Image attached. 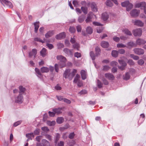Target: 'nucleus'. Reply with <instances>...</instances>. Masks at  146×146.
I'll list each match as a JSON object with an SVG mask.
<instances>
[{
	"label": "nucleus",
	"mask_w": 146,
	"mask_h": 146,
	"mask_svg": "<svg viewBox=\"0 0 146 146\" xmlns=\"http://www.w3.org/2000/svg\"><path fill=\"white\" fill-rule=\"evenodd\" d=\"M40 71L42 73H47L49 72V69L48 67L43 66L41 68Z\"/></svg>",
	"instance_id": "nucleus-25"
},
{
	"label": "nucleus",
	"mask_w": 146,
	"mask_h": 146,
	"mask_svg": "<svg viewBox=\"0 0 146 146\" xmlns=\"http://www.w3.org/2000/svg\"><path fill=\"white\" fill-rule=\"evenodd\" d=\"M118 52L116 50H113L111 52V55L114 57H116L118 55Z\"/></svg>",
	"instance_id": "nucleus-36"
},
{
	"label": "nucleus",
	"mask_w": 146,
	"mask_h": 146,
	"mask_svg": "<svg viewBox=\"0 0 146 146\" xmlns=\"http://www.w3.org/2000/svg\"><path fill=\"white\" fill-rule=\"evenodd\" d=\"M26 136L27 137H28L29 138H30L31 137H34V136L33 133H31L27 134L26 135Z\"/></svg>",
	"instance_id": "nucleus-55"
},
{
	"label": "nucleus",
	"mask_w": 146,
	"mask_h": 146,
	"mask_svg": "<svg viewBox=\"0 0 146 146\" xmlns=\"http://www.w3.org/2000/svg\"><path fill=\"white\" fill-rule=\"evenodd\" d=\"M54 34V33L53 31H49L45 34V36L46 38H48L53 35Z\"/></svg>",
	"instance_id": "nucleus-23"
},
{
	"label": "nucleus",
	"mask_w": 146,
	"mask_h": 146,
	"mask_svg": "<svg viewBox=\"0 0 146 146\" xmlns=\"http://www.w3.org/2000/svg\"><path fill=\"white\" fill-rule=\"evenodd\" d=\"M134 35L135 36H140L142 33V30L141 29H137L133 31Z\"/></svg>",
	"instance_id": "nucleus-5"
},
{
	"label": "nucleus",
	"mask_w": 146,
	"mask_h": 146,
	"mask_svg": "<svg viewBox=\"0 0 146 146\" xmlns=\"http://www.w3.org/2000/svg\"><path fill=\"white\" fill-rule=\"evenodd\" d=\"M64 119L63 117H58L56 119V122L57 123L60 124L63 122Z\"/></svg>",
	"instance_id": "nucleus-27"
},
{
	"label": "nucleus",
	"mask_w": 146,
	"mask_h": 146,
	"mask_svg": "<svg viewBox=\"0 0 146 146\" xmlns=\"http://www.w3.org/2000/svg\"><path fill=\"white\" fill-rule=\"evenodd\" d=\"M86 31L87 33L91 34L93 32V29L90 27H88L86 29Z\"/></svg>",
	"instance_id": "nucleus-34"
},
{
	"label": "nucleus",
	"mask_w": 146,
	"mask_h": 146,
	"mask_svg": "<svg viewBox=\"0 0 146 146\" xmlns=\"http://www.w3.org/2000/svg\"><path fill=\"white\" fill-rule=\"evenodd\" d=\"M136 44L133 41H130L128 42L126 45V47L130 49L134 46H136Z\"/></svg>",
	"instance_id": "nucleus-16"
},
{
	"label": "nucleus",
	"mask_w": 146,
	"mask_h": 146,
	"mask_svg": "<svg viewBox=\"0 0 146 146\" xmlns=\"http://www.w3.org/2000/svg\"><path fill=\"white\" fill-rule=\"evenodd\" d=\"M85 17L83 15L79 16L78 18V21L80 23L82 22L85 19Z\"/></svg>",
	"instance_id": "nucleus-32"
},
{
	"label": "nucleus",
	"mask_w": 146,
	"mask_h": 146,
	"mask_svg": "<svg viewBox=\"0 0 146 146\" xmlns=\"http://www.w3.org/2000/svg\"><path fill=\"white\" fill-rule=\"evenodd\" d=\"M90 55L93 60H94L95 59L96 55H95L93 51H91L90 52Z\"/></svg>",
	"instance_id": "nucleus-44"
},
{
	"label": "nucleus",
	"mask_w": 146,
	"mask_h": 146,
	"mask_svg": "<svg viewBox=\"0 0 146 146\" xmlns=\"http://www.w3.org/2000/svg\"><path fill=\"white\" fill-rule=\"evenodd\" d=\"M74 55L75 57H76L77 58H79L81 57V54L80 53L76 52L74 53Z\"/></svg>",
	"instance_id": "nucleus-63"
},
{
	"label": "nucleus",
	"mask_w": 146,
	"mask_h": 146,
	"mask_svg": "<svg viewBox=\"0 0 146 146\" xmlns=\"http://www.w3.org/2000/svg\"><path fill=\"white\" fill-rule=\"evenodd\" d=\"M110 68V67L107 65L104 66H103V70L105 71H107Z\"/></svg>",
	"instance_id": "nucleus-52"
},
{
	"label": "nucleus",
	"mask_w": 146,
	"mask_h": 146,
	"mask_svg": "<svg viewBox=\"0 0 146 146\" xmlns=\"http://www.w3.org/2000/svg\"><path fill=\"white\" fill-rule=\"evenodd\" d=\"M41 129L44 132H47L49 131V129L46 127H44L41 128Z\"/></svg>",
	"instance_id": "nucleus-59"
},
{
	"label": "nucleus",
	"mask_w": 146,
	"mask_h": 146,
	"mask_svg": "<svg viewBox=\"0 0 146 146\" xmlns=\"http://www.w3.org/2000/svg\"><path fill=\"white\" fill-rule=\"evenodd\" d=\"M63 77L65 78H68L71 79V72L70 69H66L63 74Z\"/></svg>",
	"instance_id": "nucleus-7"
},
{
	"label": "nucleus",
	"mask_w": 146,
	"mask_h": 146,
	"mask_svg": "<svg viewBox=\"0 0 146 146\" xmlns=\"http://www.w3.org/2000/svg\"><path fill=\"white\" fill-rule=\"evenodd\" d=\"M122 32L127 35L129 36H131L132 35V34L131 32L127 29H123L122 31Z\"/></svg>",
	"instance_id": "nucleus-28"
},
{
	"label": "nucleus",
	"mask_w": 146,
	"mask_h": 146,
	"mask_svg": "<svg viewBox=\"0 0 146 146\" xmlns=\"http://www.w3.org/2000/svg\"><path fill=\"white\" fill-rule=\"evenodd\" d=\"M46 50L45 48H43L40 52L41 55L42 57L45 56L47 54Z\"/></svg>",
	"instance_id": "nucleus-24"
},
{
	"label": "nucleus",
	"mask_w": 146,
	"mask_h": 146,
	"mask_svg": "<svg viewBox=\"0 0 146 146\" xmlns=\"http://www.w3.org/2000/svg\"><path fill=\"white\" fill-rule=\"evenodd\" d=\"M19 93H23L25 90V89L22 86H20L19 88Z\"/></svg>",
	"instance_id": "nucleus-48"
},
{
	"label": "nucleus",
	"mask_w": 146,
	"mask_h": 146,
	"mask_svg": "<svg viewBox=\"0 0 146 146\" xmlns=\"http://www.w3.org/2000/svg\"><path fill=\"white\" fill-rule=\"evenodd\" d=\"M82 78L83 80H85L86 78V72L84 70H82L80 72Z\"/></svg>",
	"instance_id": "nucleus-21"
},
{
	"label": "nucleus",
	"mask_w": 146,
	"mask_h": 146,
	"mask_svg": "<svg viewBox=\"0 0 146 146\" xmlns=\"http://www.w3.org/2000/svg\"><path fill=\"white\" fill-rule=\"evenodd\" d=\"M0 1L2 4L4 3L7 7L10 8H12L13 5L12 3L10 1L7 0H0Z\"/></svg>",
	"instance_id": "nucleus-13"
},
{
	"label": "nucleus",
	"mask_w": 146,
	"mask_h": 146,
	"mask_svg": "<svg viewBox=\"0 0 146 146\" xmlns=\"http://www.w3.org/2000/svg\"><path fill=\"white\" fill-rule=\"evenodd\" d=\"M64 52L68 55H71L72 54L71 50L67 48H65L63 50Z\"/></svg>",
	"instance_id": "nucleus-31"
},
{
	"label": "nucleus",
	"mask_w": 146,
	"mask_h": 146,
	"mask_svg": "<svg viewBox=\"0 0 146 146\" xmlns=\"http://www.w3.org/2000/svg\"><path fill=\"white\" fill-rule=\"evenodd\" d=\"M95 51L96 52V56H97L100 54V50L99 47H97L96 48Z\"/></svg>",
	"instance_id": "nucleus-47"
},
{
	"label": "nucleus",
	"mask_w": 146,
	"mask_h": 146,
	"mask_svg": "<svg viewBox=\"0 0 146 146\" xmlns=\"http://www.w3.org/2000/svg\"><path fill=\"white\" fill-rule=\"evenodd\" d=\"M72 3L74 6L76 7H77L79 6V3L77 0H74L73 1Z\"/></svg>",
	"instance_id": "nucleus-49"
},
{
	"label": "nucleus",
	"mask_w": 146,
	"mask_h": 146,
	"mask_svg": "<svg viewBox=\"0 0 146 146\" xmlns=\"http://www.w3.org/2000/svg\"><path fill=\"white\" fill-rule=\"evenodd\" d=\"M46 46L50 49H51L54 48V46L52 44L47 43Z\"/></svg>",
	"instance_id": "nucleus-58"
},
{
	"label": "nucleus",
	"mask_w": 146,
	"mask_h": 146,
	"mask_svg": "<svg viewBox=\"0 0 146 146\" xmlns=\"http://www.w3.org/2000/svg\"><path fill=\"white\" fill-rule=\"evenodd\" d=\"M130 78V75L129 73H127L125 75L123 76V79L125 80H128Z\"/></svg>",
	"instance_id": "nucleus-38"
},
{
	"label": "nucleus",
	"mask_w": 146,
	"mask_h": 146,
	"mask_svg": "<svg viewBox=\"0 0 146 146\" xmlns=\"http://www.w3.org/2000/svg\"><path fill=\"white\" fill-rule=\"evenodd\" d=\"M103 28L102 27H98L97 29V32L98 33H101L103 30Z\"/></svg>",
	"instance_id": "nucleus-53"
},
{
	"label": "nucleus",
	"mask_w": 146,
	"mask_h": 146,
	"mask_svg": "<svg viewBox=\"0 0 146 146\" xmlns=\"http://www.w3.org/2000/svg\"><path fill=\"white\" fill-rule=\"evenodd\" d=\"M146 42L143 39L138 38L137 39L136 41V45H139L143 44H145Z\"/></svg>",
	"instance_id": "nucleus-17"
},
{
	"label": "nucleus",
	"mask_w": 146,
	"mask_h": 146,
	"mask_svg": "<svg viewBox=\"0 0 146 146\" xmlns=\"http://www.w3.org/2000/svg\"><path fill=\"white\" fill-rule=\"evenodd\" d=\"M63 109L62 108H57L53 109L52 111L56 114H59L62 113Z\"/></svg>",
	"instance_id": "nucleus-15"
},
{
	"label": "nucleus",
	"mask_w": 146,
	"mask_h": 146,
	"mask_svg": "<svg viewBox=\"0 0 146 146\" xmlns=\"http://www.w3.org/2000/svg\"><path fill=\"white\" fill-rule=\"evenodd\" d=\"M59 66V64H55L54 65V69L56 72H58L59 71L58 66Z\"/></svg>",
	"instance_id": "nucleus-54"
},
{
	"label": "nucleus",
	"mask_w": 146,
	"mask_h": 146,
	"mask_svg": "<svg viewBox=\"0 0 146 146\" xmlns=\"http://www.w3.org/2000/svg\"><path fill=\"white\" fill-rule=\"evenodd\" d=\"M65 36V33L64 32H63L57 35L56 38L57 39H61L64 38Z\"/></svg>",
	"instance_id": "nucleus-20"
},
{
	"label": "nucleus",
	"mask_w": 146,
	"mask_h": 146,
	"mask_svg": "<svg viewBox=\"0 0 146 146\" xmlns=\"http://www.w3.org/2000/svg\"><path fill=\"white\" fill-rule=\"evenodd\" d=\"M56 123V122L54 121H47V124L48 125L50 126H52L54 125Z\"/></svg>",
	"instance_id": "nucleus-37"
},
{
	"label": "nucleus",
	"mask_w": 146,
	"mask_h": 146,
	"mask_svg": "<svg viewBox=\"0 0 146 146\" xmlns=\"http://www.w3.org/2000/svg\"><path fill=\"white\" fill-rule=\"evenodd\" d=\"M137 63L139 65H141L144 64V61L143 59H141L138 61Z\"/></svg>",
	"instance_id": "nucleus-62"
},
{
	"label": "nucleus",
	"mask_w": 146,
	"mask_h": 146,
	"mask_svg": "<svg viewBox=\"0 0 146 146\" xmlns=\"http://www.w3.org/2000/svg\"><path fill=\"white\" fill-rule=\"evenodd\" d=\"M68 125L67 124L65 125L64 127H61L60 128V130L61 131H64L65 129L68 128Z\"/></svg>",
	"instance_id": "nucleus-64"
},
{
	"label": "nucleus",
	"mask_w": 146,
	"mask_h": 146,
	"mask_svg": "<svg viewBox=\"0 0 146 146\" xmlns=\"http://www.w3.org/2000/svg\"><path fill=\"white\" fill-rule=\"evenodd\" d=\"M118 62L121 65V66H119V68L121 70H123L124 69V67L127 65L126 62L122 60H118Z\"/></svg>",
	"instance_id": "nucleus-11"
},
{
	"label": "nucleus",
	"mask_w": 146,
	"mask_h": 146,
	"mask_svg": "<svg viewBox=\"0 0 146 146\" xmlns=\"http://www.w3.org/2000/svg\"><path fill=\"white\" fill-rule=\"evenodd\" d=\"M73 47L74 48L76 49L77 50H78L79 48V44L77 43H75L73 45Z\"/></svg>",
	"instance_id": "nucleus-51"
},
{
	"label": "nucleus",
	"mask_w": 146,
	"mask_h": 146,
	"mask_svg": "<svg viewBox=\"0 0 146 146\" xmlns=\"http://www.w3.org/2000/svg\"><path fill=\"white\" fill-rule=\"evenodd\" d=\"M93 14L92 12H90L88 14L85 20V21L87 23L92 21V16Z\"/></svg>",
	"instance_id": "nucleus-10"
},
{
	"label": "nucleus",
	"mask_w": 146,
	"mask_h": 146,
	"mask_svg": "<svg viewBox=\"0 0 146 146\" xmlns=\"http://www.w3.org/2000/svg\"><path fill=\"white\" fill-rule=\"evenodd\" d=\"M140 11L136 9H133L130 12V14L132 17H136L139 15Z\"/></svg>",
	"instance_id": "nucleus-3"
},
{
	"label": "nucleus",
	"mask_w": 146,
	"mask_h": 146,
	"mask_svg": "<svg viewBox=\"0 0 146 146\" xmlns=\"http://www.w3.org/2000/svg\"><path fill=\"white\" fill-rule=\"evenodd\" d=\"M34 40L36 41L42 43H44L46 41V40L45 38H44L43 39V40H42L40 39V38H35Z\"/></svg>",
	"instance_id": "nucleus-30"
},
{
	"label": "nucleus",
	"mask_w": 146,
	"mask_h": 146,
	"mask_svg": "<svg viewBox=\"0 0 146 146\" xmlns=\"http://www.w3.org/2000/svg\"><path fill=\"white\" fill-rule=\"evenodd\" d=\"M134 52L138 55L143 54L144 53V50L141 48H136L133 50Z\"/></svg>",
	"instance_id": "nucleus-6"
},
{
	"label": "nucleus",
	"mask_w": 146,
	"mask_h": 146,
	"mask_svg": "<svg viewBox=\"0 0 146 146\" xmlns=\"http://www.w3.org/2000/svg\"><path fill=\"white\" fill-rule=\"evenodd\" d=\"M132 22L134 23V24L135 25H137L140 27L143 26L144 23L141 21L139 20H136L134 21L132 20Z\"/></svg>",
	"instance_id": "nucleus-12"
},
{
	"label": "nucleus",
	"mask_w": 146,
	"mask_h": 146,
	"mask_svg": "<svg viewBox=\"0 0 146 146\" xmlns=\"http://www.w3.org/2000/svg\"><path fill=\"white\" fill-rule=\"evenodd\" d=\"M57 46L58 48L59 49L63 48L64 46V45L61 43H57Z\"/></svg>",
	"instance_id": "nucleus-60"
},
{
	"label": "nucleus",
	"mask_w": 146,
	"mask_h": 146,
	"mask_svg": "<svg viewBox=\"0 0 146 146\" xmlns=\"http://www.w3.org/2000/svg\"><path fill=\"white\" fill-rule=\"evenodd\" d=\"M60 137V135L58 133H56L55 134V143H57V142L59 140Z\"/></svg>",
	"instance_id": "nucleus-35"
},
{
	"label": "nucleus",
	"mask_w": 146,
	"mask_h": 146,
	"mask_svg": "<svg viewBox=\"0 0 146 146\" xmlns=\"http://www.w3.org/2000/svg\"><path fill=\"white\" fill-rule=\"evenodd\" d=\"M129 1H126L121 3V5L123 7H126L129 4Z\"/></svg>",
	"instance_id": "nucleus-42"
},
{
	"label": "nucleus",
	"mask_w": 146,
	"mask_h": 146,
	"mask_svg": "<svg viewBox=\"0 0 146 146\" xmlns=\"http://www.w3.org/2000/svg\"><path fill=\"white\" fill-rule=\"evenodd\" d=\"M113 40L114 41L116 42H118L120 40V38L119 37H117L116 36H115L113 38Z\"/></svg>",
	"instance_id": "nucleus-57"
},
{
	"label": "nucleus",
	"mask_w": 146,
	"mask_h": 146,
	"mask_svg": "<svg viewBox=\"0 0 146 146\" xmlns=\"http://www.w3.org/2000/svg\"><path fill=\"white\" fill-rule=\"evenodd\" d=\"M133 7V5L129 3V4L126 7V10L129 11H130Z\"/></svg>",
	"instance_id": "nucleus-39"
},
{
	"label": "nucleus",
	"mask_w": 146,
	"mask_h": 146,
	"mask_svg": "<svg viewBox=\"0 0 146 146\" xmlns=\"http://www.w3.org/2000/svg\"><path fill=\"white\" fill-rule=\"evenodd\" d=\"M36 146H50L49 142L45 139H42L41 141V143L39 142L36 143Z\"/></svg>",
	"instance_id": "nucleus-2"
},
{
	"label": "nucleus",
	"mask_w": 146,
	"mask_h": 146,
	"mask_svg": "<svg viewBox=\"0 0 146 146\" xmlns=\"http://www.w3.org/2000/svg\"><path fill=\"white\" fill-rule=\"evenodd\" d=\"M130 57L133 58L134 60H137L139 58V57L137 56H135L133 54H131L130 55Z\"/></svg>",
	"instance_id": "nucleus-45"
},
{
	"label": "nucleus",
	"mask_w": 146,
	"mask_h": 146,
	"mask_svg": "<svg viewBox=\"0 0 146 146\" xmlns=\"http://www.w3.org/2000/svg\"><path fill=\"white\" fill-rule=\"evenodd\" d=\"M81 9L83 12L85 14L88 13V8L85 7H82Z\"/></svg>",
	"instance_id": "nucleus-41"
},
{
	"label": "nucleus",
	"mask_w": 146,
	"mask_h": 146,
	"mask_svg": "<svg viewBox=\"0 0 146 146\" xmlns=\"http://www.w3.org/2000/svg\"><path fill=\"white\" fill-rule=\"evenodd\" d=\"M90 5L92 10L94 12H97L98 11V8L96 3L94 2H92L90 4Z\"/></svg>",
	"instance_id": "nucleus-14"
},
{
	"label": "nucleus",
	"mask_w": 146,
	"mask_h": 146,
	"mask_svg": "<svg viewBox=\"0 0 146 146\" xmlns=\"http://www.w3.org/2000/svg\"><path fill=\"white\" fill-rule=\"evenodd\" d=\"M109 45V43L107 42L103 41H102L101 43V46L104 48L108 47Z\"/></svg>",
	"instance_id": "nucleus-26"
},
{
	"label": "nucleus",
	"mask_w": 146,
	"mask_h": 146,
	"mask_svg": "<svg viewBox=\"0 0 146 146\" xmlns=\"http://www.w3.org/2000/svg\"><path fill=\"white\" fill-rule=\"evenodd\" d=\"M77 72V70L76 69H73L72 71L71 72V80L74 76L75 74Z\"/></svg>",
	"instance_id": "nucleus-43"
},
{
	"label": "nucleus",
	"mask_w": 146,
	"mask_h": 146,
	"mask_svg": "<svg viewBox=\"0 0 146 146\" xmlns=\"http://www.w3.org/2000/svg\"><path fill=\"white\" fill-rule=\"evenodd\" d=\"M110 64L111 66H117L118 64V63L115 61H113L111 62Z\"/></svg>",
	"instance_id": "nucleus-61"
},
{
	"label": "nucleus",
	"mask_w": 146,
	"mask_h": 146,
	"mask_svg": "<svg viewBox=\"0 0 146 146\" xmlns=\"http://www.w3.org/2000/svg\"><path fill=\"white\" fill-rule=\"evenodd\" d=\"M56 58L60 62L59 63V66L60 68H63L66 66L67 60L65 57L62 55H58L56 56Z\"/></svg>",
	"instance_id": "nucleus-1"
},
{
	"label": "nucleus",
	"mask_w": 146,
	"mask_h": 146,
	"mask_svg": "<svg viewBox=\"0 0 146 146\" xmlns=\"http://www.w3.org/2000/svg\"><path fill=\"white\" fill-rule=\"evenodd\" d=\"M117 47L118 48L126 47V45L122 43H119L117 44Z\"/></svg>",
	"instance_id": "nucleus-46"
},
{
	"label": "nucleus",
	"mask_w": 146,
	"mask_h": 146,
	"mask_svg": "<svg viewBox=\"0 0 146 146\" xmlns=\"http://www.w3.org/2000/svg\"><path fill=\"white\" fill-rule=\"evenodd\" d=\"M37 53V50L35 48L33 49L32 51L29 53V57L30 58H33V59H34L36 57Z\"/></svg>",
	"instance_id": "nucleus-4"
},
{
	"label": "nucleus",
	"mask_w": 146,
	"mask_h": 146,
	"mask_svg": "<svg viewBox=\"0 0 146 146\" xmlns=\"http://www.w3.org/2000/svg\"><path fill=\"white\" fill-rule=\"evenodd\" d=\"M35 70L36 72V76L41 79H42L43 78V75L41 73L40 70L37 68L35 69Z\"/></svg>",
	"instance_id": "nucleus-18"
},
{
	"label": "nucleus",
	"mask_w": 146,
	"mask_h": 146,
	"mask_svg": "<svg viewBox=\"0 0 146 146\" xmlns=\"http://www.w3.org/2000/svg\"><path fill=\"white\" fill-rule=\"evenodd\" d=\"M80 76L78 74H76L74 80V82L75 83H76L79 81H80Z\"/></svg>",
	"instance_id": "nucleus-29"
},
{
	"label": "nucleus",
	"mask_w": 146,
	"mask_h": 146,
	"mask_svg": "<svg viewBox=\"0 0 146 146\" xmlns=\"http://www.w3.org/2000/svg\"><path fill=\"white\" fill-rule=\"evenodd\" d=\"M40 133V129L37 128L35 129L34 132V134L35 135H38Z\"/></svg>",
	"instance_id": "nucleus-56"
},
{
	"label": "nucleus",
	"mask_w": 146,
	"mask_h": 146,
	"mask_svg": "<svg viewBox=\"0 0 146 146\" xmlns=\"http://www.w3.org/2000/svg\"><path fill=\"white\" fill-rule=\"evenodd\" d=\"M106 5L109 7H112L113 5V3H112L110 0H107L106 2Z\"/></svg>",
	"instance_id": "nucleus-40"
},
{
	"label": "nucleus",
	"mask_w": 146,
	"mask_h": 146,
	"mask_svg": "<svg viewBox=\"0 0 146 146\" xmlns=\"http://www.w3.org/2000/svg\"><path fill=\"white\" fill-rule=\"evenodd\" d=\"M39 22H36L34 23L35 25V33H37L39 27Z\"/></svg>",
	"instance_id": "nucleus-33"
},
{
	"label": "nucleus",
	"mask_w": 146,
	"mask_h": 146,
	"mask_svg": "<svg viewBox=\"0 0 146 146\" xmlns=\"http://www.w3.org/2000/svg\"><path fill=\"white\" fill-rule=\"evenodd\" d=\"M105 77L110 80H113L114 78V76L111 73H107L105 74Z\"/></svg>",
	"instance_id": "nucleus-19"
},
{
	"label": "nucleus",
	"mask_w": 146,
	"mask_h": 146,
	"mask_svg": "<svg viewBox=\"0 0 146 146\" xmlns=\"http://www.w3.org/2000/svg\"><path fill=\"white\" fill-rule=\"evenodd\" d=\"M23 100V97L22 94H19V95L15 98V101L16 102L21 103Z\"/></svg>",
	"instance_id": "nucleus-9"
},
{
	"label": "nucleus",
	"mask_w": 146,
	"mask_h": 146,
	"mask_svg": "<svg viewBox=\"0 0 146 146\" xmlns=\"http://www.w3.org/2000/svg\"><path fill=\"white\" fill-rule=\"evenodd\" d=\"M109 17V16L108 14L106 12L102 13V18L104 21L107 20Z\"/></svg>",
	"instance_id": "nucleus-22"
},
{
	"label": "nucleus",
	"mask_w": 146,
	"mask_h": 146,
	"mask_svg": "<svg viewBox=\"0 0 146 146\" xmlns=\"http://www.w3.org/2000/svg\"><path fill=\"white\" fill-rule=\"evenodd\" d=\"M146 5V3L145 2H141L136 3L135 5V7L137 8H141L142 9L145 7Z\"/></svg>",
	"instance_id": "nucleus-8"
},
{
	"label": "nucleus",
	"mask_w": 146,
	"mask_h": 146,
	"mask_svg": "<svg viewBox=\"0 0 146 146\" xmlns=\"http://www.w3.org/2000/svg\"><path fill=\"white\" fill-rule=\"evenodd\" d=\"M69 31L72 33H74L76 31V29L75 28L73 27H70L69 29Z\"/></svg>",
	"instance_id": "nucleus-50"
}]
</instances>
